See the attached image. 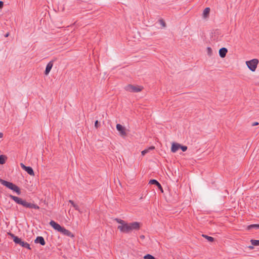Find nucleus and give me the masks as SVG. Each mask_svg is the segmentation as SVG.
<instances>
[{"label": "nucleus", "instance_id": "obj_26", "mask_svg": "<svg viewBox=\"0 0 259 259\" xmlns=\"http://www.w3.org/2000/svg\"><path fill=\"white\" fill-rule=\"evenodd\" d=\"M100 124L98 120H96L95 122V126L96 128H98L100 126Z\"/></svg>", "mask_w": 259, "mask_h": 259}, {"label": "nucleus", "instance_id": "obj_35", "mask_svg": "<svg viewBox=\"0 0 259 259\" xmlns=\"http://www.w3.org/2000/svg\"><path fill=\"white\" fill-rule=\"evenodd\" d=\"M9 35V33H7V34H6V35H5V37H8Z\"/></svg>", "mask_w": 259, "mask_h": 259}, {"label": "nucleus", "instance_id": "obj_9", "mask_svg": "<svg viewBox=\"0 0 259 259\" xmlns=\"http://www.w3.org/2000/svg\"><path fill=\"white\" fill-rule=\"evenodd\" d=\"M149 184L151 185H156V187H157L158 189L160 190L161 192H163V188L162 187V186L161 184L156 180L155 179H151L150 180Z\"/></svg>", "mask_w": 259, "mask_h": 259}, {"label": "nucleus", "instance_id": "obj_15", "mask_svg": "<svg viewBox=\"0 0 259 259\" xmlns=\"http://www.w3.org/2000/svg\"><path fill=\"white\" fill-rule=\"evenodd\" d=\"M180 144L177 143H173L171 147V151L173 153H175L177 150L180 149Z\"/></svg>", "mask_w": 259, "mask_h": 259}, {"label": "nucleus", "instance_id": "obj_27", "mask_svg": "<svg viewBox=\"0 0 259 259\" xmlns=\"http://www.w3.org/2000/svg\"><path fill=\"white\" fill-rule=\"evenodd\" d=\"M74 208L75 210L78 211L79 212H80V213L82 212V211H80V210L79 208V206L77 204L75 205V206Z\"/></svg>", "mask_w": 259, "mask_h": 259}, {"label": "nucleus", "instance_id": "obj_28", "mask_svg": "<svg viewBox=\"0 0 259 259\" xmlns=\"http://www.w3.org/2000/svg\"><path fill=\"white\" fill-rule=\"evenodd\" d=\"M258 124V122H253L251 124V126H254L257 125Z\"/></svg>", "mask_w": 259, "mask_h": 259}, {"label": "nucleus", "instance_id": "obj_30", "mask_svg": "<svg viewBox=\"0 0 259 259\" xmlns=\"http://www.w3.org/2000/svg\"><path fill=\"white\" fill-rule=\"evenodd\" d=\"M69 202L72 205V206L73 205V204H74V201L71 200H69Z\"/></svg>", "mask_w": 259, "mask_h": 259}, {"label": "nucleus", "instance_id": "obj_14", "mask_svg": "<svg viewBox=\"0 0 259 259\" xmlns=\"http://www.w3.org/2000/svg\"><path fill=\"white\" fill-rule=\"evenodd\" d=\"M228 52V50L226 48H222L219 50V54L220 57L224 58L226 57V54Z\"/></svg>", "mask_w": 259, "mask_h": 259}, {"label": "nucleus", "instance_id": "obj_29", "mask_svg": "<svg viewBox=\"0 0 259 259\" xmlns=\"http://www.w3.org/2000/svg\"><path fill=\"white\" fill-rule=\"evenodd\" d=\"M4 6V2L3 1H0V9H2Z\"/></svg>", "mask_w": 259, "mask_h": 259}, {"label": "nucleus", "instance_id": "obj_19", "mask_svg": "<svg viewBox=\"0 0 259 259\" xmlns=\"http://www.w3.org/2000/svg\"><path fill=\"white\" fill-rule=\"evenodd\" d=\"M202 236L203 237L205 238V239H206L208 241L210 242H212L214 240V238H213V237H212L211 236H207L206 235L202 234Z\"/></svg>", "mask_w": 259, "mask_h": 259}, {"label": "nucleus", "instance_id": "obj_34", "mask_svg": "<svg viewBox=\"0 0 259 259\" xmlns=\"http://www.w3.org/2000/svg\"><path fill=\"white\" fill-rule=\"evenodd\" d=\"M140 238L142 239H144L145 238V236L144 235L140 236Z\"/></svg>", "mask_w": 259, "mask_h": 259}, {"label": "nucleus", "instance_id": "obj_4", "mask_svg": "<svg viewBox=\"0 0 259 259\" xmlns=\"http://www.w3.org/2000/svg\"><path fill=\"white\" fill-rule=\"evenodd\" d=\"M0 183L7 188L15 192L18 195H20L21 193V190L19 187L14 184L13 183L8 182L0 178Z\"/></svg>", "mask_w": 259, "mask_h": 259}, {"label": "nucleus", "instance_id": "obj_10", "mask_svg": "<svg viewBox=\"0 0 259 259\" xmlns=\"http://www.w3.org/2000/svg\"><path fill=\"white\" fill-rule=\"evenodd\" d=\"M60 232L62 233L63 235L70 237L71 238H74V235L68 230L66 229L64 227H62Z\"/></svg>", "mask_w": 259, "mask_h": 259}, {"label": "nucleus", "instance_id": "obj_22", "mask_svg": "<svg viewBox=\"0 0 259 259\" xmlns=\"http://www.w3.org/2000/svg\"><path fill=\"white\" fill-rule=\"evenodd\" d=\"M144 259H156V258L154 256H153L150 254H147L145 255L144 256Z\"/></svg>", "mask_w": 259, "mask_h": 259}, {"label": "nucleus", "instance_id": "obj_1", "mask_svg": "<svg viewBox=\"0 0 259 259\" xmlns=\"http://www.w3.org/2000/svg\"><path fill=\"white\" fill-rule=\"evenodd\" d=\"M115 220L120 225L118 226L117 229L120 232L124 233H130L133 230H139L141 227V224L137 222L127 223L124 221L116 218Z\"/></svg>", "mask_w": 259, "mask_h": 259}, {"label": "nucleus", "instance_id": "obj_33", "mask_svg": "<svg viewBox=\"0 0 259 259\" xmlns=\"http://www.w3.org/2000/svg\"><path fill=\"white\" fill-rule=\"evenodd\" d=\"M259 229V224H256V230Z\"/></svg>", "mask_w": 259, "mask_h": 259}, {"label": "nucleus", "instance_id": "obj_8", "mask_svg": "<svg viewBox=\"0 0 259 259\" xmlns=\"http://www.w3.org/2000/svg\"><path fill=\"white\" fill-rule=\"evenodd\" d=\"M20 166L23 169L25 170L30 176H34V172L32 168L30 166H25L23 163H20Z\"/></svg>", "mask_w": 259, "mask_h": 259}, {"label": "nucleus", "instance_id": "obj_20", "mask_svg": "<svg viewBox=\"0 0 259 259\" xmlns=\"http://www.w3.org/2000/svg\"><path fill=\"white\" fill-rule=\"evenodd\" d=\"M250 242H251V244L253 246H258L259 245V240L251 239Z\"/></svg>", "mask_w": 259, "mask_h": 259}, {"label": "nucleus", "instance_id": "obj_13", "mask_svg": "<svg viewBox=\"0 0 259 259\" xmlns=\"http://www.w3.org/2000/svg\"><path fill=\"white\" fill-rule=\"evenodd\" d=\"M35 243H39L40 245L44 246L46 244V241L42 236H37L34 240Z\"/></svg>", "mask_w": 259, "mask_h": 259}, {"label": "nucleus", "instance_id": "obj_17", "mask_svg": "<svg viewBox=\"0 0 259 259\" xmlns=\"http://www.w3.org/2000/svg\"><path fill=\"white\" fill-rule=\"evenodd\" d=\"M155 149V147L153 146L149 147L148 148L146 149L143 150L141 152L142 155L144 156L146 154L148 153L151 150H153Z\"/></svg>", "mask_w": 259, "mask_h": 259}, {"label": "nucleus", "instance_id": "obj_24", "mask_svg": "<svg viewBox=\"0 0 259 259\" xmlns=\"http://www.w3.org/2000/svg\"><path fill=\"white\" fill-rule=\"evenodd\" d=\"M159 22L162 26L163 27H165L166 26V23L165 21L162 19H160L159 20Z\"/></svg>", "mask_w": 259, "mask_h": 259}, {"label": "nucleus", "instance_id": "obj_5", "mask_svg": "<svg viewBox=\"0 0 259 259\" xmlns=\"http://www.w3.org/2000/svg\"><path fill=\"white\" fill-rule=\"evenodd\" d=\"M258 63V60L257 59H253L251 60L246 61V64L248 68L253 72L255 71Z\"/></svg>", "mask_w": 259, "mask_h": 259}, {"label": "nucleus", "instance_id": "obj_23", "mask_svg": "<svg viewBox=\"0 0 259 259\" xmlns=\"http://www.w3.org/2000/svg\"><path fill=\"white\" fill-rule=\"evenodd\" d=\"M207 53L209 56H211L212 55V50L210 47L207 48Z\"/></svg>", "mask_w": 259, "mask_h": 259}, {"label": "nucleus", "instance_id": "obj_16", "mask_svg": "<svg viewBox=\"0 0 259 259\" xmlns=\"http://www.w3.org/2000/svg\"><path fill=\"white\" fill-rule=\"evenodd\" d=\"M210 9L209 7L206 8L203 12V17L204 18H207L208 17L209 13H210Z\"/></svg>", "mask_w": 259, "mask_h": 259}, {"label": "nucleus", "instance_id": "obj_21", "mask_svg": "<svg viewBox=\"0 0 259 259\" xmlns=\"http://www.w3.org/2000/svg\"><path fill=\"white\" fill-rule=\"evenodd\" d=\"M253 229L256 230V224H252V225H249L246 228V229L247 230H250Z\"/></svg>", "mask_w": 259, "mask_h": 259}, {"label": "nucleus", "instance_id": "obj_3", "mask_svg": "<svg viewBox=\"0 0 259 259\" xmlns=\"http://www.w3.org/2000/svg\"><path fill=\"white\" fill-rule=\"evenodd\" d=\"M8 235L11 237L13 240V241L16 244H19L21 246L27 248L29 250L31 249L30 245L27 242L23 241L21 238H19L18 236H15L14 234L12 233L11 232H8Z\"/></svg>", "mask_w": 259, "mask_h": 259}, {"label": "nucleus", "instance_id": "obj_32", "mask_svg": "<svg viewBox=\"0 0 259 259\" xmlns=\"http://www.w3.org/2000/svg\"><path fill=\"white\" fill-rule=\"evenodd\" d=\"M3 134L2 133H0V138H3Z\"/></svg>", "mask_w": 259, "mask_h": 259}, {"label": "nucleus", "instance_id": "obj_2", "mask_svg": "<svg viewBox=\"0 0 259 259\" xmlns=\"http://www.w3.org/2000/svg\"><path fill=\"white\" fill-rule=\"evenodd\" d=\"M9 197L13 200L17 204L21 205L25 208L35 209H39L40 208L39 206L36 204L28 202L20 197L12 195H10Z\"/></svg>", "mask_w": 259, "mask_h": 259}, {"label": "nucleus", "instance_id": "obj_7", "mask_svg": "<svg viewBox=\"0 0 259 259\" xmlns=\"http://www.w3.org/2000/svg\"><path fill=\"white\" fill-rule=\"evenodd\" d=\"M116 129L119 132L121 137H125L127 135L125 128L120 124H116Z\"/></svg>", "mask_w": 259, "mask_h": 259}, {"label": "nucleus", "instance_id": "obj_12", "mask_svg": "<svg viewBox=\"0 0 259 259\" xmlns=\"http://www.w3.org/2000/svg\"><path fill=\"white\" fill-rule=\"evenodd\" d=\"M53 66V61H51L48 63V64L47 65L45 71V75H47L48 74H49L51 69L52 68Z\"/></svg>", "mask_w": 259, "mask_h": 259}, {"label": "nucleus", "instance_id": "obj_18", "mask_svg": "<svg viewBox=\"0 0 259 259\" xmlns=\"http://www.w3.org/2000/svg\"><path fill=\"white\" fill-rule=\"evenodd\" d=\"M7 159V157L6 156L4 155H0V164H3L5 163Z\"/></svg>", "mask_w": 259, "mask_h": 259}, {"label": "nucleus", "instance_id": "obj_11", "mask_svg": "<svg viewBox=\"0 0 259 259\" xmlns=\"http://www.w3.org/2000/svg\"><path fill=\"white\" fill-rule=\"evenodd\" d=\"M49 224L56 230L60 232L61 228H62L59 224L52 220L50 221Z\"/></svg>", "mask_w": 259, "mask_h": 259}, {"label": "nucleus", "instance_id": "obj_31", "mask_svg": "<svg viewBox=\"0 0 259 259\" xmlns=\"http://www.w3.org/2000/svg\"><path fill=\"white\" fill-rule=\"evenodd\" d=\"M250 249H253L254 248L253 245H250L247 247Z\"/></svg>", "mask_w": 259, "mask_h": 259}, {"label": "nucleus", "instance_id": "obj_6", "mask_svg": "<svg viewBox=\"0 0 259 259\" xmlns=\"http://www.w3.org/2000/svg\"><path fill=\"white\" fill-rule=\"evenodd\" d=\"M143 88L139 86H135L132 84H128L125 86L124 89L126 91H128L132 93H138L142 91Z\"/></svg>", "mask_w": 259, "mask_h": 259}, {"label": "nucleus", "instance_id": "obj_36", "mask_svg": "<svg viewBox=\"0 0 259 259\" xmlns=\"http://www.w3.org/2000/svg\"><path fill=\"white\" fill-rule=\"evenodd\" d=\"M76 205V204H75V203H74V204H73L72 206H73V207H74L75 206V205Z\"/></svg>", "mask_w": 259, "mask_h": 259}, {"label": "nucleus", "instance_id": "obj_25", "mask_svg": "<svg viewBox=\"0 0 259 259\" xmlns=\"http://www.w3.org/2000/svg\"><path fill=\"white\" fill-rule=\"evenodd\" d=\"M187 147L186 146H183L180 145V149H181L182 151L185 152L187 150Z\"/></svg>", "mask_w": 259, "mask_h": 259}]
</instances>
